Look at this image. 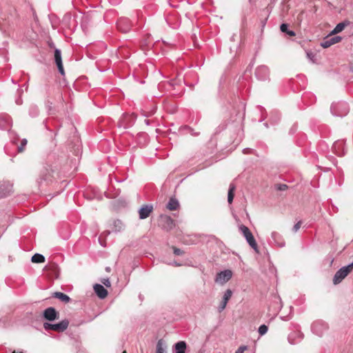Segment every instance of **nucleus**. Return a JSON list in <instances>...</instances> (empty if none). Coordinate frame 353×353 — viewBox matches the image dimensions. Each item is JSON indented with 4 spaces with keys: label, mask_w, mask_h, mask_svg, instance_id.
I'll return each instance as SVG.
<instances>
[{
    "label": "nucleus",
    "mask_w": 353,
    "mask_h": 353,
    "mask_svg": "<svg viewBox=\"0 0 353 353\" xmlns=\"http://www.w3.org/2000/svg\"><path fill=\"white\" fill-rule=\"evenodd\" d=\"M239 230L246 239L249 245L256 252H258L257 243L250 229L244 225H240L239 226Z\"/></svg>",
    "instance_id": "f257e3e1"
},
{
    "label": "nucleus",
    "mask_w": 353,
    "mask_h": 353,
    "mask_svg": "<svg viewBox=\"0 0 353 353\" xmlns=\"http://www.w3.org/2000/svg\"><path fill=\"white\" fill-rule=\"evenodd\" d=\"M330 110L333 115L337 117H344L349 112V106L347 103L344 101L332 103Z\"/></svg>",
    "instance_id": "f03ea898"
},
{
    "label": "nucleus",
    "mask_w": 353,
    "mask_h": 353,
    "mask_svg": "<svg viewBox=\"0 0 353 353\" xmlns=\"http://www.w3.org/2000/svg\"><path fill=\"white\" fill-rule=\"evenodd\" d=\"M69 325V321L67 319L62 320L58 323H50L45 322L43 323V328L46 330H53L59 332H64L67 330Z\"/></svg>",
    "instance_id": "7ed1b4c3"
},
{
    "label": "nucleus",
    "mask_w": 353,
    "mask_h": 353,
    "mask_svg": "<svg viewBox=\"0 0 353 353\" xmlns=\"http://www.w3.org/2000/svg\"><path fill=\"white\" fill-rule=\"evenodd\" d=\"M327 323L323 321H316L311 326L312 332L319 336H322L327 332Z\"/></svg>",
    "instance_id": "20e7f679"
},
{
    "label": "nucleus",
    "mask_w": 353,
    "mask_h": 353,
    "mask_svg": "<svg viewBox=\"0 0 353 353\" xmlns=\"http://www.w3.org/2000/svg\"><path fill=\"white\" fill-rule=\"evenodd\" d=\"M54 171L50 165L45 166L40 172L38 182L41 183L43 182H49L52 181L53 178Z\"/></svg>",
    "instance_id": "39448f33"
},
{
    "label": "nucleus",
    "mask_w": 353,
    "mask_h": 353,
    "mask_svg": "<svg viewBox=\"0 0 353 353\" xmlns=\"http://www.w3.org/2000/svg\"><path fill=\"white\" fill-rule=\"evenodd\" d=\"M117 28L122 32H128L132 26V22L126 17H121L117 23Z\"/></svg>",
    "instance_id": "423d86ee"
},
{
    "label": "nucleus",
    "mask_w": 353,
    "mask_h": 353,
    "mask_svg": "<svg viewBox=\"0 0 353 353\" xmlns=\"http://www.w3.org/2000/svg\"><path fill=\"white\" fill-rule=\"evenodd\" d=\"M232 276V272L230 270H225L218 273L215 278V282L224 284L228 282Z\"/></svg>",
    "instance_id": "0eeeda50"
},
{
    "label": "nucleus",
    "mask_w": 353,
    "mask_h": 353,
    "mask_svg": "<svg viewBox=\"0 0 353 353\" xmlns=\"http://www.w3.org/2000/svg\"><path fill=\"white\" fill-rule=\"evenodd\" d=\"M12 192V185L8 181H0V199L9 196Z\"/></svg>",
    "instance_id": "6e6552de"
},
{
    "label": "nucleus",
    "mask_w": 353,
    "mask_h": 353,
    "mask_svg": "<svg viewBox=\"0 0 353 353\" xmlns=\"http://www.w3.org/2000/svg\"><path fill=\"white\" fill-rule=\"evenodd\" d=\"M255 75L259 80L265 81L269 77V69L265 65L259 66L255 71Z\"/></svg>",
    "instance_id": "1a4fd4ad"
},
{
    "label": "nucleus",
    "mask_w": 353,
    "mask_h": 353,
    "mask_svg": "<svg viewBox=\"0 0 353 353\" xmlns=\"http://www.w3.org/2000/svg\"><path fill=\"white\" fill-rule=\"evenodd\" d=\"M43 318L49 321H53L59 318V313L52 307L46 308L43 313Z\"/></svg>",
    "instance_id": "9d476101"
},
{
    "label": "nucleus",
    "mask_w": 353,
    "mask_h": 353,
    "mask_svg": "<svg viewBox=\"0 0 353 353\" xmlns=\"http://www.w3.org/2000/svg\"><path fill=\"white\" fill-rule=\"evenodd\" d=\"M332 148L335 154L338 156H343L345 154V141L343 140L335 141Z\"/></svg>",
    "instance_id": "9b49d317"
},
{
    "label": "nucleus",
    "mask_w": 353,
    "mask_h": 353,
    "mask_svg": "<svg viewBox=\"0 0 353 353\" xmlns=\"http://www.w3.org/2000/svg\"><path fill=\"white\" fill-rule=\"evenodd\" d=\"M160 222L162 228L166 230L172 229L174 225L173 219L167 215H161Z\"/></svg>",
    "instance_id": "f8f14e48"
},
{
    "label": "nucleus",
    "mask_w": 353,
    "mask_h": 353,
    "mask_svg": "<svg viewBox=\"0 0 353 353\" xmlns=\"http://www.w3.org/2000/svg\"><path fill=\"white\" fill-rule=\"evenodd\" d=\"M153 211V205L152 204H148L143 205L139 210V216L140 219H145L148 218L151 212Z\"/></svg>",
    "instance_id": "ddd939ff"
},
{
    "label": "nucleus",
    "mask_w": 353,
    "mask_h": 353,
    "mask_svg": "<svg viewBox=\"0 0 353 353\" xmlns=\"http://www.w3.org/2000/svg\"><path fill=\"white\" fill-rule=\"evenodd\" d=\"M349 272L343 267L340 268L334 274L333 278V283L334 285L340 283L344 279Z\"/></svg>",
    "instance_id": "4468645a"
},
{
    "label": "nucleus",
    "mask_w": 353,
    "mask_h": 353,
    "mask_svg": "<svg viewBox=\"0 0 353 353\" xmlns=\"http://www.w3.org/2000/svg\"><path fill=\"white\" fill-rule=\"evenodd\" d=\"M341 39L342 38L340 36H334L332 37H327L321 42V46L323 48H327L330 47L332 45L339 43Z\"/></svg>",
    "instance_id": "2eb2a0df"
},
{
    "label": "nucleus",
    "mask_w": 353,
    "mask_h": 353,
    "mask_svg": "<svg viewBox=\"0 0 353 353\" xmlns=\"http://www.w3.org/2000/svg\"><path fill=\"white\" fill-rule=\"evenodd\" d=\"M54 61L58 68L59 72L61 75L65 74L63 63H62V58L61 50L59 49H55L54 50Z\"/></svg>",
    "instance_id": "dca6fc26"
},
{
    "label": "nucleus",
    "mask_w": 353,
    "mask_h": 353,
    "mask_svg": "<svg viewBox=\"0 0 353 353\" xmlns=\"http://www.w3.org/2000/svg\"><path fill=\"white\" fill-rule=\"evenodd\" d=\"M11 118L8 114H0V129L9 130L11 126Z\"/></svg>",
    "instance_id": "f3484780"
},
{
    "label": "nucleus",
    "mask_w": 353,
    "mask_h": 353,
    "mask_svg": "<svg viewBox=\"0 0 353 353\" xmlns=\"http://www.w3.org/2000/svg\"><path fill=\"white\" fill-rule=\"evenodd\" d=\"M303 337V333L300 331H294L288 335V341L291 344H296L301 341Z\"/></svg>",
    "instance_id": "a211bd4d"
},
{
    "label": "nucleus",
    "mask_w": 353,
    "mask_h": 353,
    "mask_svg": "<svg viewBox=\"0 0 353 353\" xmlns=\"http://www.w3.org/2000/svg\"><path fill=\"white\" fill-rule=\"evenodd\" d=\"M232 295V292L231 290L228 289L225 292L221 303L218 307V310L219 312H222L225 308L227 303L230 299L231 298Z\"/></svg>",
    "instance_id": "6ab92c4d"
},
{
    "label": "nucleus",
    "mask_w": 353,
    "mask_h": 353,
    "mask_svg": "<svg viewBox=\"0 0 353 353\" xmlns=\"http://www.w3.org/2000/svg\"><path fill=\"white\" fill-rule=\"evenodd\" d=\"M94 290L97 295L101 299H105L108 295L107 290L101 284H95Z\"/></svg>",
    "instance_id": "aec40b11"
},
{
    "label": "nucleus",
    "mask_w": 353,
    "mask_h": 353,
    "mask_svg": "<svg viewBox=\"0 0 353 353\" xmlns=\"http://www.w3.org/2000/svg\"><path fill=\"white\" fill-rule=\"evenodd\" d=\"M272 239H273L274 243L277 245L279 247H283L285 245V241L283 239L282 236L276 232H272L271 234Z\"/></svg>",
    "instance_id": "412c9836"
},
{
    "label": "nucleus",
    "mask_w": 353,
    "mask_h": 353,
    "mask_svg": "<svg viewBox=\"0 0 353 353\" xmlns=\"http://www.w3.org/2000/svg\"><path fill=\"white\" fill-rule=\"evenodd\" d=\"M52 297L59 299L63 303H69L70 301V298L67 294L60 292H56L52 294Z\"/></svg>",
    "instance_id": "4be33fe9"
},
{
    "label": "nucleus",
    "mask_w": 353,
    "mask_h": 353,
    "mask_svg": "<svg viewBox=\"0 0 353 353\" xmlns=\"http://www.w3.org/2000/svg\"><path fill=\"white\" fill-rule=\"evenodd\" d=\"M179 207V203L176 198H170L168 203L166 205V208L171 210H176Z\"/></svg>",
    "instance_id": "5701e85b"
},
{
    "label": "nucleus",
    "mask_w": 353,
    "mask_h": 353,
    "mask_svg": "<svg viewBox=\"0 0 353 353\" xmlns=\"http://www.w3.org/2000/svg\"><path fill=\"white\" fill-rule=\"evenodd\" d=\"M186 343L185 341H179L174 345V353H185Z\"/></svg>",
    "instance_id": "b1692460"
},
{
    "label": "nucleus",
    "mask_w": 353,
    "mask_h": 353,
    "mask_svg": "<svg viewBox=\"0 0 353 353\" xmlns=\"http://www.w3.org/2000/svg\"><path fill=\"white\" fill-rule=\"evenodd\" d=\"M31 261L32 263H41L45 261V257L41 254L36 253L32 256Z\"/></svg>",
    "instance_id": "393cba45"
},
{
    "label": "nucleus",
    "mask_w": 353,
    "mask_h": 353,
    "mask_svg": "<svg viewBox=\"0 0 353 353\" xmlns=\"http://www.w3.org/2000/svg\"><path fill=\"white\" fill-rule=\"evenodd\" d=\"M235 185L232 183L230 185L228 193V201L229 203H232L234 199V192L235 190Z\"/></svg>",
    "instance_id": "a878e982"
},
{
    "label": "nucleus",
    "mask_w": 353,
    "mask_h": 353,
    "mask_svg": "<svg viewBox=\"0 0 353 353\" xmlns=\"http://www.w3.org/2000/svg\"><path fill=\"white\" fill-rule=\"evenodd\" d=\"M347 23L345 22H341L338 23L336 27L334 28V30L332 31L331 34H336L341 31H343L346 26Z\"/></svg>",
    "instance_id": "bb28decb"
},
{
    "label": "nucleus",
    "mask_w": 353,
    "mask_h": 353,
    "mask_svg": "<svg viewBox=\"0 0 353 353\" xmlns=\"http://www.w3.org/2000/svg\"><path fill=\"white\" fill-rule=\"evenodd\" d=\"M166 346L164 345L162 340H159L157 344L156 353H166Z\"/></svg>",
    "instance_id": "cd10ccee"
},
{
    "label": "nucleus",
    "mask_w": 353,
    "mask_h": 353,
    "mask_svg": "<svg viewBox=\"0 0 353 353\" xmlns=\"http://www.w3.org/2000/svg\"><path fill=\"white\" fill-rule=\"evenodd\" d=\"M29 114L32 117H35L39 114V108L35 105H32L29 109Z\"/></svg>",
    "instance_id": "c85d7f7f"
},
{
    "label": "nucleus",
    "mask_w": 353,
    "mask_h": 353,
    "mask_svg": "<svg viewBox=\"0 0 353 353\" xmlns=\"http://www.w3.org/2000/svg\"><path fill=\"white\" fill-rule=\"evenodd\" d=\"M114 226L115 227V231L117 232H119L123 228V224L120 220L114 221Z\"/></svg>",
    "instance_id": "c756f323"
},
{
    "label": "nucleus",
    "mask_w": 353,
    "mask_h": 353,
    "mask_svg": "<svg viewBox=\"0 0 353 353\" xmlns=\"http://www.w3.org/2000/svg\"><path fill=\"white\" fill-rule=\"evenodd\" d=\"M268 330V326L265 325V324H263V325H261L259 326L258 332L260 334V335L262 336V335H264L265 334H266Z\"/></svg>",
    "instance_id": "7c9ffc66"
},
{
    "label": "nucleus",
    "mask_w": 353,
    "mask_h": 353,
    "mask_svg": "<svg viewBox=\"0 0 353 353\" xmlns=\"http://www.w3.org/2000/svg\"><path fill=\"white\" fill-rule=\"evenodd\" d=\"M26 144H27V140L26 139H23L21 141V145L18 146V151L20 152H23V148L26 145Z\"/></svg>",
    "instance_id": "2f4dec72"
},
{
    "label": "nucleus",
    "mask_w": 353,
    "mask_h": 353,
    "mask_svg": "<svg viewBox=\"0 0 353 353\" xmlns=\"http://www.w3.org/2000/svg\"><path fill=\"white\" fill-rule=\"evenodd\" d=\"M276 188L278 190L284 191V190H287L288 185L286 184H276Z\"/></svg>",
    "instance_id": "473e14b6"
},
{
    "label": "nucleus",
    "mask_w": 353,
    "mask_h": 353,
    "mask_svg": "<svg viewBox=\"0 0 353 353\" xmlns=\"http://www.w3.org/2000/svg\"><path fill=\"white\" fill-rule=\"evenodd\" d=\"M185 129H187L188 132L190 133L194 137L198 136L199 134V132H195L193 129L188 126H185Z\"/></svg>",
    "instance_id": "72a5a7b5"
},
{
    "label": "nucleus",
    "mask_w": 353,
    "mask_h": 353,
    "mask_svg": "<svg viewBox=\"0 0 353 353\" xmlns=\"http://www.w3.org/2000/svg\"><path fill=\"white\" fill-rule=\"evenodd\" d=\"M280 30L283 32H287L288 30V25L286 23H282L280 26Z\"/></svg>",
    "instance_id": "f704fd0d"
},
{
    "label": "nucleus",
    "mask_w": 353,
    "mask_h": 353,
    "mask_svg": "<svg viewBox=\"0 0 353 353\" xmlns=\"http://www.w3.org/2000/svg\"><path fill=\"white\" fill-rule=\"evenodd\" d=\"M173 252L175 255H182L183 254V251L177 248H173Z\"/></svg>",
    "instance_id": "c9c22d12"
},
{
    "label": "nucleus",
    "mask_w": 353,
    "mask_h": 353,
    "mask_svg": "<svg viewBox=\"0 0 353 353\" xmlns=\"http://www.w3.org/2000/svg\"><path fill=\"white\" fill-rule=\"evenodd\" d=\"M247 348L248 347L245 345L240 346L234 353H243Z\"/></svg>",
    "instance_id": "e433bc0d"
},
{
    "label": "nucleus",
    "mask_w": 353,
    "mask_h": 353,
    "mask_svg": "<svg viewBox=\"0 0 353 353\" xmlns=\"http://www.w3.org/2000/svg\"><path fill=\"white\" fill-rule=\"evenodd\" d=\"M301 221H299L297 222L293 227V231L294 232H296L299 228H301Z\"/></svg>",
    "instance_id": "4c0bfd02"
},
{
    "label": "nucleus",
    "mask_w": 353,
    "mask_h": 353,
    "mask_svg": "<svg viewBox=\"0 0 353 353\" xmlns=\"http://www.w3.org/2000/svg\"><path fill=\"white\" fill-rule=\"evenodd\" d=\"M343 268L346 269V270L350 273L353 270V262L347 266H344Z\"/></svg>",
    "instance_id": "58836bf2"
},
{
    "label": "nucleus",
    "mask_w": 353,
    "mask_h": 353,
    "mask_svg": "<svg viewBox=\"0 0 353 353\" xmlns=\"http://www.w3.org/2000/svg\"><path fill=\"white\" fill-rule=\"evenodd\" d=\"M252 152H253V150L251 148H246L243 149V154H249V153H252Z\"/></svg>",
    "instance_id": "ea45409f"
},
{
    "label": "nucleus",
    "mask_w": 353,
    "mask_h": 353,
    "mask_svg": "<svg viewBox=\"0 0 353 353\" xmlns=\"http://www.w3.org/2000/svg\"><path fill=\"white\" fill-rule=\"evenodd\" d=\"M103 283L107 287H110V282L108 279H104Z\"/></svg>",
    "instance_id": "a19ab883"
},
{
    "label": "nucleus",
    "mask_w": 353,
    "mask_h": 353,
    "mask_svg": "<svg viewBox=\"0 0 353 353\" xmlns=\"http://www.w3.org/2000/svg\"><path fill=\"white\" fill-rule=\"evenodd\" d=\"M168 264L170 265H174V266H176V267H179V266H181V263H177L176 261H174L172 263H169Z\"/></svg>",
    "instance_id": "79ce46f5"
},
{
    "label": "nucleus",
    "mask_w": 353,
    "mask_h": 353,
    "mask_svg": "<svg viewBox=\"0 0 353 353\" xmlns=\"http://www.w3.org/2000/svg\"><path fill=\"white\" fill-rule=\"evenodd\" d=\"M288 35L290 36H294L295 35V32L292 30H288V32H286Z\"/></svg>",
    "instance_id": "37998d69"
},
{
    "label": "nucleus",
    "mask_w": 353,
    "mask_h": 353,
    "mask_svg": "<svg viewBox=\"0 0 353 353\" xmlns=\"http://www.w3.org/2000/svg\"><path fill=\"white\" fill-rule=\"evenodd\" d=\"M16 103L17 105H21L22 103V100L19 98L18 99L16 100Z\"/></svg>",
    "instance_id": "c03bdc74"
},
{
    "label": "nucleus",
    "mask_w": 353,
    "mask_h": 353,
    "mask_svg": "<svg viewBox=\"0 0 353 353\" xmlns=\"http://www.w3.org/2000/svg\"><path fill=\"white\" fill-rule=\"evenodd\" d=\"M350 71L353 73V63H352L350 66Z\"/></svg>",
    "instance_id": "a18cd8bd"
},
{
    "label": "nucleus",
    "mask_w": 353,
    "mask_h": 353,
    "mask_svg": "<svg viewBox=\"0 0 353 353\" xmlns=\"http://www.w3.org/2000/svg\"><path fill=\"white\" fill-rule=\"evenodd\" d=\"M14 132H10V137H11V138H12V136H14Z\"/></svg>",
    "instance_id": "49530a36"
},
{
    "label": "nucleus",
    "mask_w": 353,
    "mask_h": 353,
    "mask_svg": "<svg viewBox=\"0 0 353 353\" xmlns=\"http://www.w3.org/2000/svg\"><path fill=\"white\" fill-rule=\"evenodd\" d=\"M145 123H146L147 125H148V124H149V121H148V120H146V119H145Z\"/></svg>",
    "instance_id": "de8ad7c7"
},
{
    "label": "nucleus",
    "mask_w": 353,
    "mask_h": 353,
    "mask_svg": "<svg viewBox=\"0 0 353 353\" xmlns=\"http://www.w3.org/2000/svg\"><path fill=\"white\" fill-rule=\"evenodd\" d=\"M252 1H253V0H249V1H250V3H252Z\"/></svg>",
    "instance_id": "09e8293b"
},
{
    "label": "nucleus",
    "mask_w": 353,
    "mask_h": 353,
    "mask_svg": "<svg viewBox=\"0 0 353 353\" xmlns=\"http://www.w3.org/2000/svg\"><path fill=\"white\" fill-rule=\"evenodd\" d=\"M123 353H127L126 351H123Z\"/></svg>",
    "instance_id": "8fccbe9b"
}]
</instances>
